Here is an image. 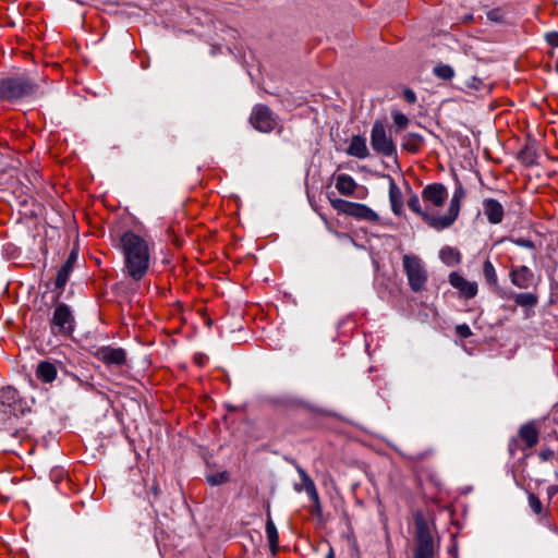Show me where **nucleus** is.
Masks as SVG:
<instances>
[{
	"instance_id": "1",
	"label": "nucleus",
	"mask_w": 558,
	"mask_h": 558,
	"mask_svg": "<svg viewBox=\"0 0 558 558\" xmlns=\"http://www.w3.org/2000/svg\"><path fill=\"white\" fill-rule=\"evenodd\" d=\"M123 257V272L133 282H140L149 272L155 243L147 235L124 231L117 245Z\"/></svg>"
},
{
	"instance_id": "2",
	"label": "nucleus",
	"mask_w": 558,
	"mask_h": 558,
	"mask_svg": "<svg viewBox=\"0 0 558 558\" xmlns=\"http://www.w3.org/2000/svg\"><path fill=\"white\" fill-rule=\"evenodd\" d=\"M39 87L38 80L26 71L0 76V101L21 104L37 96Z\"/></svg>"
},
{
	"instance_id": "3",
	"label": "nucleus",
	"mask_w": 558,
	"mask_h": 558,
	"mask_svg": "<svg viewBox=\"0 0 558 558\" xmlns=\"http://www.w3.org/2000/svg\"><path fill=\"white\" fill-rule=\"evenodd\" d=\"M402 266L411 290L416 293L424 291L428 280V272L423 260L417 255L404 254Z\"/></svg>"
},
{
	"instance_id": "4",
	"label": "nucleus",
	"mask_w": 558,
	"mask_h": 558,
	"mask_svg": "<svg viewBox=\"0 0 558 558\" xmlns=\"http://www.w3.org/2000/svg\"><path fill=\"white\" fill-rule=\"evenodd\" d=\"M539 429L541 427L535 421L523 424L518 430V436L511 438L508 444L509 454L514 457L518 451L534 448L539 439Z\"/></svg>"
},
{
	"instance_id": "5",
	"label": "nucleus",
	"mask_w": 558,
	"mask_h": 558,
	"mask_svg": "<svg viewBox=\"0 0 558 558\" xmlns=\"http://www.w3.org/2000/svg\"><path fill=\"white\" fill-rule=\"evenodd\" d=\"M330 205L338 213L353 217L356 220L368 222H377L379 216L367 205L361 203H353L342 198L330 199Z\"/></svg>"
},
{
	"instance_id": "6",
	"label": "nucleus",
	"mask_w": 558,
	"mask_h": 558,
	"mask_svg": "<svg viewBox=\"0 0 558 558\" xmlns=\"http://www.w3.org/2000/svg\"><path fill=\"white\" fill-rule=\"evenodd\" d=\"M464 197L465 190L461 184H458L451 196L447 214L439 216L438 218H428V220L432 222V228L436 231L450 228L459 217L461 203Z\"/></svg>"
},
{
	"instance_id": "7",
	"label": "nucleus",
	"mask_w": 558,
	"mask_h": 558,
	"mask_svg": "<svg viewBox=\"0 0 558 558\" xmlns=\"http://www.w3.org/2000/svg\"><path fill=\"white\" fill-rule=\"evenodd\" d=\"M27 408L26 401L20 396L19 391L7 386L0 388V416L10 415V417L19 418Z\"/></svg>"
},
{
	"instance_id": "8",
	"label": "nucleus",
	"mask_w": 558,
	"mask_h": 558,
	"mask_svg": "<svg viewBox=\"0 0 558 558\" xmlns=\"http://www.w3.org/2000/svg\"><path fill=\"white\" fill-rule=\"evenodd\" d=\"M371 146L375 153L385 157H392L397 154V147L391 136L387 134L386 126L380 120L375 121L373 124Z\"/></svg>"
},
{
	"instance_id": "9",
	"label": "nucleus",
	"mask_w": 558,
	"mask_h": 558,
	"mask_svg": "<svg viewBox=\"0 0 558 558\" xmlns=\"http://www.w3.org/2000/svg\"><path fill=\"white\" fill-rule=\"evenodd\" d=\"M278 116L266 105L258 104L252 109L250 116L251 125L263 133H269L274 131L278 125Z\"/></svg>"
},
{
	"instance_id": "10",
	"label": "nucleus",
	"mask_w": 558,
	"mask_h": 558,
	"mask_svg": "<svg viewBox=\"0 0 558 558\" xmlns=\"http://www.w3.org/2000/svg\"><path fill=\"white\" fill-rule=\"evenodd\" d=\"M50 329L53 335L70 336L73 332L74 316L66 304L59 303L54 307Z\"/></svg>"
},
{
	"instance_id": "11",
	"label": "nucleus",
	"mask_w": 558,
	"mask_h": 558,
	"mask_svg": "<svg viewBox=\"0 0 558 558\" xmlns=\"http://www.w3.org/2000/svg\"><path fill=\"white\" fill-rule=\"evenodd\" d=\"M416 542L415 558H434V541L426 521L421 517L415 519Z\"/></svg>"
},
{
	"instance_id": "12",
	"label": "nucleus",
	"mask_w": 558,
	"mask_h": 558,
	"mask_svg": "<svg viewBox=\"0 0 558 558\" xmlns=\"http://www.w3.org/2000/svg\"><path fill=\"white\" fill-rule=\"evenodd\" d=\"M448 197V190L442 183H430L422 190V199L429 210L430 207H441Z\"/></svg>"
},
{
	"instance_id": "13",
	"label": "nucleus",
	"mask_w": 558,
	"mask_h": 558,
	"mask_svg": "<svg viewBox=\"0 0 558 558\" xmlns=\"http://www.w3.org/2000/svg\"><path fill=\"white\" fill-rule=\"evenodd\" d=\"M95 355L108 367H121L126 363V352L122 348L101 347Z\"/></svg>"
},
{
	"instance_id": "14",
	"label": "nucleus",
	"mask_w": 558,
	"mask_h": 558,
	"mask_svg": "<svg viewBox=\"0 0 558 558\" xmlns=\"http://www.w3.org/2000/svg\"><path fill=\"white\" fill-rule=\"evenodd\" d=\"M448 281L463 299L470 300L476 296L478 292V286L475 281L465 279L462 275L453 271L449 275Z\"/></svg>"
},
{
	"instance_id": "15",
	"label": "nucleus",
	"mask_w": 558,
	"mask_h": 558,
	"mask_svg": "<svg viewBox=\"0 0 558 558\" xmlns=\"http://www.w3.org/2000/svg\"><path fill=\"white\" fill-rule=\"evenodd\" d=\"M509 278L514 287L526 290L533 284L534 274L527 266H512Z\"/></svg>"
},
{
	"instance_id": "16",
	"label": "nucleus",
	"mask_w": 558,
	"mask_h": 558,
	"mask_svg": "<svg viewBox=\"0 0 558 558\" xmlns=\"http://www.w3.org/2000/svg\"><path fill=\"white\" fill-rule=\"evenodd\" d=\"M483 210L487 220L492 225H498L502 221L505 209L501 203L495 198H485L483 201Z\"/></svg>"
},
{
	"instance_id": "17",
	"label": "nucleus",
	"mask_w": 558,
	"mask_h": 558,
	"mask_svg": "<svg viewBox=\"0 0 558 558\" xmlns=\"http://www.w3.org/2000/svg\"><path fill=\"white\" fill-rule=\"evenodd\" d=\"M405 185H407L408 191L411 194L409 199H408V207L413 213L418 215L432 228V222H430V220H428V218H438L439 216L433 215L427 209L426 206H425V208H423L422 205H421L418 196L415 193H413V191H412L411 186L409 185V183L405 182Z\"/></svg>"
},
{
	"instance_id": "18",
	"label": "nucleus",
	"mask_w": 558,
	"mask_h": 558,
	"mask_svg": "<svg viewBox=\"0 0 558 558\" xmlns=\"http://www.w3.org/2000/svg\"><path fill=\"white\" fill-rule=\"evenodd\" d=\"M389 180V202L391 210L396 216L403 214V195L392 177L387 175Z\"/></svg>"
},
{
	"instance_id": "19",
	"label": "nucleus",
	"mask_w": 558,
	"mask_h": 558,
	"mask_svg": "<svg viewBox=\"0 0 558 558\" xmlns=\"http://www.w3.org/2000/svg\"><path fill=\"white\" fill-rule=\"evenodd\" d=\"M298 473L300 474V477L303 483L304 490L308 495L311 501L315 506V510L317 513H320V501H319V495L317 493L315 483L313 480L307 475V473L300 466H298Z\"/></svg>"
},
{
	"instance_id": "20",
	"label": "nucleus",
	"mask_w": 558,
	"mask_h": 558,
	"mask_svg": "<svg viewBox=\"0 0 558 558\" xmlns=\"http://www.w3.org/2000/svg\"><path fill=\"white\" fill-rule=\"evenodd\" d=\"M77 259V254L75 252H71L65 263L58 270L57 278L54 280V287L57 289H63L69 280L70 274L74 268V264Z\"/></svg>"
},
{
	"instance_id": "21",
	"label": "nucleus",
	"mask_w": 558,
	"mask_h": 558,
	"mask_svg": "<svg viewBox=\"0 0 558 558\" xmlns=\"http://www.w3.org/2000/svg\"><path fill=\"white\" fill-rule=\"evenodd\" d=\"M266 536L272 555L278 553L279 533L270 514V506H267Z\"/></svg>"
},
{
	"instance_id": "22",
	"label": "nucleus",
	"mask_w": 558,
	"mask_h": 558,
	"mask_svg": "<svg viewBox=\"0 0 558 558\" xmlns=\"http://www.w3.org/2000/svg\"><path fill=\"white\" fill-rule=\"evenodd\" d=\"M335 181L337 191L343 196L353 195L357 187L355 180L347 173L337 174Z\"/></svg>"
},
{
	"instance_id": "23",
	"label": "nucleus",
	"mask_w": 558,
	"mask_h": 558,
	"mask_svg": "<svg viewBox=\"0 0 558 558\" xmlns=\"http://www.w3.org/2000/svg\"><path fill=\"white\" fill-rule=\"evenodd\" d=\"M347 154L359 159H365L369 156V151L366 145V140L360 135H354L351 138Z\"/></svg>"
},
{
	"instance_id": "24",
	"label": "nucleus",
	"mask_w": 558,
	"mask_h": 558,
	"mask_svg": "<svg viewBox=\"0 0 558 558\" xmlns=\"http://www.w3.org/2000/svg\"><path fill=\"white\" fill-rule=\"evenodd\" d=\"M57 367L48 361L39 362L35 371L37 379L46 384L52 383L57 378Z\"/></svg>"
},
{
	"instance_id": "25",
	"label": "nucleus",
	"mask_w": 558,
	"mask_h": 558,
	"mask_svg": "<svg viewBox=\"0 0 558 558\" xmlns=\"http://www.w3.org/2000/svg\"><path fill=\"white\" fill-rule=\"evenodd\" d=\"M439 258L447 266H456L461 263L462 255L456 247L446 245L439 252Z\"/></svg>"
},
{
	"instance_id": "26",
	"label": "nucleus",
	"mask_w": 558,
	"mask_h": 558,
	"mask_svg": "<svg viewBox=\"0 0 558 558\" xmlns=\"http://www.w3.org/2000/svg\"><path fill=\"white\" fill-rule=\"evenodd\" d=\"M424 140L416 133H408L403 136L402 148L411 154H416L421 150Z\"/></svg>"
},
{
	"instance_id": "27",
	"label": "nucleus",
	"mask_w": 558,
	"mask_h": 558,
	"mask_svg": "<svg viewBox=\"0 0 558 558\" xmlns=\"http://www.w3.org/2000/svg\"><path fill=\"white\" fill-rule=\"evenodd\" d=\"M514 303L518 306L524 307V308H532L537 305L538 303V296L535 293L526 292V293H513L511 295Z\"/></svg>"
},
{
	"instance_id": "28",
	"label": "nucleus",
	"mask_w": 558,
	"mask_h": 558,
	"mask_svg": "<svg viewBox=\"0 0 558 558\" xmlns=\"http://www.w3.org/2000/svg\"><path fill=\"white\" fill-rule=\"evenodd\" d=\"M483 275L488 284L496 286L498 283V276L496 269L489 259L484 262Z\"/></svg>"
},
{
	"instance_id": "29",
	"label": "nucleus",
	"mask_w": 558,
	"mask_h": 558,
	"mask_svg": "<svg viewBox=\"0 0 558 558\" xmlns=\"http://www.w3.org/2000/svg\"><path fill=\"white\" fill-rule=\"evenodd\" d=\"M434 74L442 80H451L454 75V71L450 65L440 64L434 68Z\"/></svg>"
},
{
	"instance_id": "30",
	"label": "nucleus",
	"mask_w": 558,
	"mask_h": 558,
	"mask_svg": "<svg viewBox=\"0 0 558 558\" xmlns=\"http://www.w3.org/2000/svg\"><path fill=\"white\" fill-rule=\"evenodd\" d=\"M486 16L492 22L504 23L506 13L502 8H494L487 12Z\"/></svg>"
},
{
	"instance_id": "31",
	"label": "nucleus",
	"mask_w": 558,
	"mask_h": 558,
	"mask_svg": "<svg viewBox=\"0 0 558 558\" xmlns=\"http://www.w3.org/2000/svg\"><path fill=\"white\" fill-rule=\"evenodd\" d=\"M510 241L517 246L524 247L531 251H536L535 243L527 238H510Z\"/></svg>"
},
{
	"instance_id": "32",
	"label": "nucleus",
	"mask_w": 558,
	"mask_h": 558,
	"mask_svg": "<svg viewBox=\"0 0 558 558\" xmlns=\"http://www.w3.org/2000/svg\"><path fill=\"white\" fill-rule=\"evenodd\" d=\"M229 480V474L227 472H220V473H217V474H213V475H208L207 476V482L210 484V485H220V484H223L226 483L227 481Z\"/></svg>"
},
{
	"instance_id": "33",
	"label": "nucleus",
	"mask_w": 558,
	"mask_h": 558,
	"mask_svg": "<svg viewBox=\"0 0 558 558\" xmlns=\"http://www.w3.org/2000/svg\"><path fill=\"white\" fill-rule=\"evenodd\" d=\"M529 506L535 514H539L543 511V504L535 494L529 495Z\"/></svg>"
},
{
	"instance_id": "34",
	"label": "nucleus",
	"mask_w": 558,
	"mask_h": 558,
	"mask_svg": "<svg viewBox=\"0 0 558 558\" xmlns=\"http://www.w3.org/2000/svg\"><path fill=\"white\" fill-rule=\"evenodd\" d=\"M392 118H393V122L395 124L398 126V129L400 130H403L408 126L409 124V119L405 114L401 113V112H398V111H393L392 112Z\"/></svg>"
},
{
	"instance_id": "35",
	"label": "nucleus",
	"mask_w": 558,
	"mask_h": 558,
	"mask_svg": "<svg viewBox=\"0 0 558 558\" xmlns=\"http://www.w3.org/2000/svg\"><path fill=\"white\" fill-rule=\"evenodd\" d=\"M456 333L463 339L470 338L473 335L471 328L466 324L457 325Z\"/></svg>"
},
{
	"instance_id": "36",
	"label": "nucleus",
	"mask_w": 558,
	"mask_h": 558,
	"mask_svg": "<svg viewBox=\"0 0 558 558\" xmlns=\"http://www.w3.org/2000/svg\"><path fill=\"white\" fill-rule=\"evenodd\" d=\"M403 98L404 100L408 102V104H415L416 102V95L415 93L410 89V88H405L403 90Z\"/></svg>"
},
{
	"instance_id": "37",
	"label": "nucleus",
	"mask_w": 558,
	"mask_h": 558,
	"mask_svg": "<svg viewBox=\"0 0 558 558\" xmlns=\"http://www.w3.org/2000/svg\"><path fill=\"white\" fill-rule=\"evenodd\" d=\"M555 456L554 451L549 448L543 449L539 451L538 457L543 462H546L550 459H553Z\"/></svg>"
},
{
	"instance_id": "38",
	"label": "nucleus",
	"mask_w": 558,
	"mask_h": 558,
	"mask_svg": "<svg viewBox=\"0 0 558 558\" xmlns=\"http://www.w3.org/2000/svg\"><path fill=\"white\" fill-rule=\"evenodd\" d=\"M546 41L548 43V45H550L551 47H558V33L557 32H551V33H548L546 35Z\"/></svg>"
},
{
	"instance_id": "39",
	"label": "nucleus",
	"mask_w": 558,
	"mask_h": 558,
	"mask_svg": "<svg viewBox=\"0 0 558 558\" xmlns=\"http://www.w3.org/2000/svg\"><path fill=\"white\" fill-rule=\"evenodd\" d=\"M12 438H16L19 442H22L27 437V434L24 429H14L12 434H9Z\"/></svg>"
},
{
	"instance_id": "40",
	"label": "nucleus",
	"mask_w": 558,
	"mask_h": 558,
	"mask_svg": "<svg viewBox=\"0 0 558 558\" xmlns=\"http://www.w3.org/2000/svg\"><path fill=\"white\" fill-rule=\"evenodd\" d=\"M558 494V485H551L547 488L548 498L551 499Z\"/></svg>"
},
{
	"instance_id": "41",
	"label": "nucleus",
	"mask_w": 558,
	"mask_h": 558,
	"mask_svg": "<svg viewBox=\"0 0 558 558\" xmlns=\"http://www.w3.org/2000/svg\"><path fill=\"white\" fill-rule=\"evenodd\" d=\"M151 492H153V494L155 495V497H157V496H158V494H159V488H158V485H157V484H154V485L151 486Z\"/></svg>"
},
{
	"instance_id": "42",
	"label": "nucleus",
	"mask_w": 558,
	"mask_h": 558,
	"mask_svg": "<svg viewBox=\"0 0 558 558\" xmlns=\"http://www.w3.org/2000/svg\"><path fill=\"white\" fill-rule=\"evenodd\" d=\"M325 558H335V551H333L332 547H329V550H328L327 555L325 556Z\"/></svg>"
},
{
	"instance_id": "43",
	"label": "nucleus",
	"mask_w": 558,
	"mask_h": 558,
	"mask_svg": "<svg viewBox=\"0 0 558 558\" xmlns=\"http://www.w3.org/2000/svg\"><path fill=\"white\" fill-rule=\"evenodd\" d=\"M473 19H474L473 14H468V15L464 16L463 22L464 23H470V22L473 21Z\"/></svg>"
},
{
	"instance_id": "44",
	"label": "nucleus",
	"mask_w": 558,
	"mask_h": 558,
	"mask_svg": "<svg viewBox=\"0 0 558 558\" xmlns=\"http://www.w3.org/2000/svg\"><path fill=\"white\" fill-rule=\"evenodd\" d=\"M550 422H551V420L547 418V420L544 421V424H547V423L549 424Z\"/></svg>"
},
{
	"instance_id": "45",
	"label": "nucleus",
	"mask_w": 558,
	"mask_h": 558,
	"mask_svg": "<svg viewBox=\"0 0 558 558\" xmlns=\"http://www.w3.org/2000/svg\"><path fill=\"white\" fill-rule=\"evenodd\" d=\"M556 71L558 72V59H557V62H556Z\"/></svg>"
}]
</instances>
